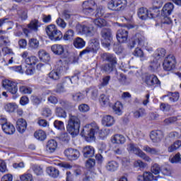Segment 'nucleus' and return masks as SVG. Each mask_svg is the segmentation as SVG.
<instances>
[{
  "mask_svg": "<svg viewBox=\"0 0 181 181\" xmlns=\"http://www.w3.org/2000/svg\"><path fill=\"white\" fill-rule=\"evenodd\" d=\"M66 62H63L62 59L59 60L57 62V69L52 71L49 74V78H52V80H59L60 77H62V71L66 70Z\"/></svg>",
  "mask_w": 181,
  "mask_h": 181,
  "instance_id": "obj_5",
  "label": "nucleus"
},
{
  "mask_svg": "<svg viewBox=\"0 0 181 181\" xmlns=\"http://www.w3.org/2000/svg\"><path fill=\"white\" fill-rule=\"evenodd\" d=\"M154 7L153 9H154L155 12L154 13H157L159 15V8H162V5H163V1L162 0H155L153 2Z\"/></svg>",
  "mask_w": 181,
  "mask_h": 181,
  "instance_id": "obj_45",
  "label": "nucleus"
},
{
  "mask_svg": "<svg viewBox=\"0 0 181 181\" xmlns=\"http://www.w3.org/2000/svg\"><path fill=\"white\" fill-rule=\"evenodd\" d=\"M32 170L37 176H40V175L43 174V169L39 165H33Z\"/></svg>",
  "mask_w": 181,
  "mask_h": 181,
  "instance_id": "obj_54",
  "label": "nucleus"
},
{
  "mask_svg": "<svg viewBox=\"0 0 181 181\" xmlns=\"http://www.w3.org/2000/svg\"><path fill=\"white\" fill-rule=\"evenodd\" d=\"M127 6V0H111L107 4V8L110 11L119 12L124 11Z\"/></svg>",
  "mask_w": 181,
  "mask_h": 181,
  "instance_id": "obj_8",
  "label": "nucleus"
},
{
  "mask_svg": "<svg viewBox=\"0 0 181 181\" xmlns=\"http://www.w3.org/2000/svg\"><path fill=\"white\" fill-rule=\"evenodd\" d=\"M102 124L105 127H112L115 124V119L110 115H105L102 119Z\"/></svg>",
  "mask_w": 181,
  "mask_h": 181,
  "instance_id": "obj_24",
  "label": "nucleus"
},
{
  "mask_svg": "<svg viewBox=\"0 0 181 181\" xmlns=\"http://www.w3.org/2000/svg\"><path fill=\"white\" fill-rule=\"evenodd\" d=\"M167 95H170V101H172L173 103L177 101L180 97L178 92H175V93L168 92Z\"/></svg>",
  "mask_w": 181,
  "mask_h": 181,
  "instance_id": "obj_52",
  "label": "nucleus"
},
{
  "mask_svg": "<svg viewBox=\"0 0 181 181\" xmlns=\"http://www.w3.org/2000/svg\"><path fill=\"white\" fill-rule=\"evenodd\" d=\"M72 98L74 101H81V100H84V94L81 93L72 94Z\"/></svg>",
  "mask_w": 181,
  "mask_h": 181,
  "instance_id": "obj_60",
  "label": "nucleus"
},
{
  "mask_svg": "<svg viewBox=\"0 0 181 181\" xmlns=\"http://www.w3.org/2000/svg\"><path fill=\"white\" fill-rule=\"evenodd\" d=\"M51 50L57 56H62V57H67L66 55V50L64 49V46L60 44H55L51 46Z\"/></svg>",
  "mask_w": 181,
  "mask_h": 181,
  "instance_id": "obj_16",
  "label": "nucleus"
},
{
  "mask_svg": "<svg viewBox=\"0 0 181 181\" xmlns=\"http://www.w3.org/2000/svg\"><path fill=\"white\" fill-rule=\"evenodd\" d=\"M134 118H142L146 115V111L144 108L140 107L133 112Z\"/></svg>",
  "mask_w": 181,
  "mask_h": 181,
  "instance_id": "obj_39",
  "label": "nucleus"
},
{
  "mask_svg": "<svg viewBox=\"0 0 181 181\" xmlns=\"http://www.w3.org/2000/svg\"><path fill=\"white\" fill-rule=\"evenodd\" d=\"M164 136L165 134H163V132L160 130L153 131L150 134V138L151 141L154 143L160 142Z\"/></svg>",
  "mask_w": 181,
  "mask_h": 181,
  "instance_id": "obj_17",
  "label": "nucleus"
},
{
  "mask_svg": "<svg viewBox=\"0 0 181 181\" xmlns=\"http://www.w3.org/2000/svg\"><path fill=\"white\" fill-rule=\"evenodd\" d=\"M34 136L38 141H45L46 139V133L43 130H38L35 132Z\"/></svg>",
  "mask_w": 181,
  "mask_h": 181,
  "instance_id": "obj_43",
  "label": "nucleus"
},
{
  "mask_svg": "<svg viewBox=\"0 0 181 181\" xmlns=\"http://www.w3.org/2000/svg\"><path fill=\"white\" fill-rule=\"evenodd\" d=\"M159 66H160V64L158 62V59H156V58H153L150 62L148 69H149L150 71H152V73H155V71H158V69L159 68Z\"/></svg>",
  "mask_w": 181,
  "mask_h": 181,
  "instance_id": "obj_34",
  "label": "nucleus"
},
{
  "mask_svg": "<svg viewBox=\"0 0 181 181\" xmlns=\"http://www.w3.org/2000/svg\"><path fill=\"white\" fill-rule=\"evenodd\" d=\"M93 23L97 26V28H104V26H107V21L103 18H96L93 20Z\"/></svg>",
  "mask_w": 181,
  "mask_h": 181,
  "instance_id": "obj_40",
  "label": "nucleus"
},
{
  "mask_svg": "<svg viewBox=\"0 0 181 181\" xmlns=\"http://www.w3.org/2000/svg\"><path fill=\"white\" fill-rule=\"evenodd\" d=\"M145 83L147 86H155V84H160V81L158 78V76L152 74L147 75L145 78Z\"/></svg>",
  "mask_w": 181,
  "mask_h": 181,
  "instance_id": "obj_20",
  "label": "nucleus"
},
{
  "mask_svg": "<svg viewBox=\"0 0 181 181\" xmlns=\"http://www.w3.org/2000/svg\"><path fill=\"white\" fill-rule=\"evenodd\" d=\"M99 101L101 105L105 106L110 104V98L104 94L100 95Z\"/></svg>",
  "mask_w": 181,
  "mask_h": 181,
  "instance_id": "obj_48",
  "label": "nucleus"
},
{
  "mask_svg": "<svg viewBox=\"0 0 181 181\" xmlns=\"http://www.w3.org/2000/svg\"><path fill=\"white\" fill-rule=\"evenodd\" d=\"M112 110L116 115H122V103L117 102L112 107Z\"/></svg>",
  "mask_w": 181,
  "mask_h": 181,
  "instance_id": "obj_38",
  "label": "nucleus"
},
{
  "mask_svg": "<svg viewBox=\"0 0 181 181\" xmlns=\"http://www.w3.org/2000/svg\"><path fill=\"white\" fill-rule=\"evenodd\" d=\"M21 181H32L33 180V177L31 174H24L20 177Z\"/></svg>",
  "mask_w": 181,
  "mask_h": 181,
  "instance_id": "obj_64",
  "label": "nucleus"
},
{
  "mask_svg": "<svg viewBox=\"0 0 181 181\" xmlns=\"http://www.w3.org/2000/svg\"><path fill=\"white\" fill-rule=\"evenodd\" d=\"M39 40L36 38H31L28 42V46L32 50L36 49L39 48Z\"/></svg>",
  "mask_w": 181,
  "mask_h": 181,
  "instance_id": "obj_41",
  "label": "nucleus"
},
{
  "mask_svg": "<svg viewBox=\"0 0 181 181\" xmlns=\"http://www.w3.org/2000/svg\"><path fill=\"white\" fill-rule=\"evenodd\" d=\"M99 49L100 40L97 38L91 39L86 49L80 52L79 57H83L84 54H90V53H97Z\"/></svg>",
  "mask_w": 181,
  "mask_h": 181,
  "instance_id": "obj_4",
  "label": "nucleus"
},
{
  "mask_svg": "<svg viewBox=\"0 0 181 181\" xmlns=\"http://www.w3.org/2000/svg\"><path fill=\"white\" fill-rule=\"evenodd\" d=\"M103 62H108L110 64H117V57L115 54L111 53H103L100 56Z\"/></svg>",
  "mask_w": 181,
  "mask_h": 181,
  "instance_id": "obj_18",
  "label": "nucleus"
},
{
  "mask_svg": "<svg viewBox=\"0 0 181 181\" xmlns=\"http://www.w3.org/2000/svg\"><path fill=\"white\" fill-rule=\"evenodd\" d=\"M143 150L147 153H151V155H159L160 151L158 148H151L149 146H144Z\"/></svg>",
  "mask_w": 181,
  "mask_h": 181,
  "instance_id": "obj_42",
  "label": "nucleus"
},
{
  "mask_svg": "<svg viewBox=\"0 0 181 181\" xmlns=\"http://www.w3.org/2000/svg\"><path fill=\"white\" fill-rule=\"evenodd\" d=\"M128 30L124 28L119 29L117 31L116 37L119 43H127L128 40Z\"/></svg>",
  "mask_w": 181,
  "mask_h": 181,
  "instance_id": "obj_15",
  "label": "nucleus"
},
{
  "mask_svg": "<svg viewBox=\"0 0 181 181\" xmlns=\"http://www.w3.org/2000/svg\"><path fill=\"white\" fill-rule=\"evenodd\" d=\"M28 123L23 119H18L16 122V129L20 134H23L26 131Z\"/></svg>",
  "mask_w": 181,
  "mask_h": 181,
  "instance_id": "obj_21",
  "label": "nucleus"
},
{
  "mask_svg": "<svg viewBox=\"0 0 181 181\" xmlns=\"http://www.w3.org/2000/svg\"><path fill=\"white\" fill-rule=\"evenodd\" d=\"M118 78L121 84H123L124 86H127V84H129V81H128V79L127 78L125 74H120Z\"/></svg>",
  "mask_w": 181,
  "mask_h": 181,
  "instance_id": "obj_53",
  "label": "nucleus"
},
{
  "mask_svg": "<svg viewBox=\"0 0 181 181\" xmlns=\"http://www.w3.org/2000/svg\"><path fill=\"white\" fill-rule=\"evenodd\" d=\"M2 129L7 135H13L16 131L15 126H13L11 122L4 124Z\"/></svg>",
  "mask_w": 181,
  "mask_h": 181,
  "instance_id": "obj_23",
  "label": "nucleus"
},
{
  "mask_svg": "<svg viewBox=\"0 0 181 181\" xmlns=\"http://www.w3.org/2000/svg\"><path fill=\"white\" fill-rule=\"evenodd\" d=\"M52 110L49 107H45L42 109V117H45V118H48V117H52Z\"/></svg>",
  "mask_w": 181,
  "mask_h": 181,
  "instance_id": "obj_57",
  "label": "nucleus"
},
{
  "mask_svg": "<svg viewBox=\"0 0 181 181\" xmlns=\"http://www.w3.org/2000/svg\"><path fill=\"white\" fill-rule=\"evenodd\" d=\"M113 50L117 54H122L124 52V47L121 44H114Z\"/></svg>",
  "mask_w": 181,
  "mask_h": 181,
  "instance_id": "obj_50",
  "label": "nucleus"
},
{
  "mask_svg": "<svg viewBox=\"0 0 181 181\" xmlns=\"http://www.w3.org/2000/svg\"><path fill=\"white\" fill-rule=\"evenodd\" d=\"M175 8V6L172 3H167L164 5L162 9L161 15L164 18H168V16L172 14L173 12V9Z\"/></svg>",
  "mask_w": 181,
  "mask_h": 181,
  "instance_id": "obj_19",
  "label": "nucleus"
},
{
  "mask_svg": "<svg viewBox=\"0 0 181 181\" xmlns=\"http://www.w3.org/2000/svg\"><path fill=\"white\" fill-rule=\"evenodd\" d=\"M181 146V141L180 140H177L174 142L173 144L170 146L168 148V152H175V151H177V149H179Z\"/></svg>",
  "mask_w": 181,
  "mask_h": 181,
  "instance_id": "obj_44",
  "label": "nucleus"
},
{
  "mask_svg": "<svg viewBox=\"0 0 181 181\" xmlns=\"http://www.w3.org/2000/svg\"><path fill=\"white\" fill-rule=\"evenodd\" d=\"M2 86L5 90H7L8 93L14 95V100L18 98V83L8 79H5L2 81Z\"/></svg>",
  "mask_w": 181,
  "mask_h": 181,
  "instance_id": "obj_9",
  "label": "nucleus"
},
{
  "mask_svg": "<svg viewBox=\"0 0 181 181\" xmlns=\"http://www.w3.org/2000/svg\"><path fill=\"white\" fill-rule=\"evenodd\" d=\"M119 168V163L115 160L109 161L106 165V169L109 172H115Z\"/></svg>",
  "mask_w": 181,
  "mask_h": 181,
  "instance_id": "obj_29",
  "label": "nucleus"
},
{
  "mask_svg": "<svg viewBox=\"0 0 181 181\" xmlns=\"http://www.w3.org/2000/svg\"><path fill=\"white\" fill-rule=\"evenodd\" d=\"M168 138L171 139H181V134L177 132H171L168 134Z\"/></svg>",
  "mask_w": 181,
  "mask_h": 181,
  "instance_id": "obj_56",
  "label": "nucleus"
},
{
  "mask_svg": "<svg viewBox=\"0 0 181 181\" xmlns=\"http://www.w3.org/2000/svg\"><path fill=\"white\" fill-rule=\"evenodd\" d=\"M129 151H130V152H134L135 155H137L144 159V160H146V162H152V158L146 155V153H144L141 148H136L134 144H130L129 145Z\"/></svg>",
  "mask_w": 181,
  "mask_h": 181,
  "instance_id": "obj_12",
  "label": "nucleus"
},
{
  "mask_svg": "<svg viewBox=\"0 0 181 181\" xmlns=\"http://www.w3.org/2000/svg\"><path fill=\"white\" fill-rule=\"evenodd\" d=\"M127 139L122 134H115L114 136L112 137L111 141L112 144H117L119 145L124 144L126 142Z\"/></svg>",
  "mask_w": 181,
  "mask_h": 181,
  "instance_id": "obj_27",
  "label": "nucleus"
},
{
  "mask_svg": "<svg viewBox=\"0 0 181 181\" xmlns=\"http://www.w3.org/2000/svg\"><path fill=\"white\" fill-rule=\"evenodd\" d=\"M85 91L86 95L90 93L92 100H95L97 97H98V89L96 87L92 86L89 88H86Z\"/></svg>",
  "mask_w": 181,
  "mask_h": 181,
  "instance_id": "obj_33",
  "label": "nucleus"
},
{
  "mask_svg": "<svg viewBox=\"0 0 181 181\" xmlns=\"http://www.w3.org/2000/svg\"><path fill=\"white\" fill-rule=\"evenodd\" d=\"M177 121V117H171L164 119L163 124L165 125H170V124H174V122H176Z\"/></svg>",
  "mask_w": 181,
  "mask_h": 181,
  "instance_id": "obj_59",
  "label": "nucleus"
},
{
  "mask_svg": "<svg viewBox=\"0 0 181 181\" xmlns=\"http://www.w3.org/2000/svg\"><path fill=\"white\" fill-rule=\"evenodd\" d=\"M95 134H99L100 138H105L106 136H108V134H110V129H105L100 131V127L97 123L92 122L90 124L86 125L81 132V136L85 138L87 142H91V141H94V139H95V136H94Z\"/></svg>",
  "mask_w": 181,
  "mask_h": 181,
  "instance_id": "obj_1",
  "label": "nucleus"
},
{
  "mask_svg": "<svg viewBox=\"0 0 181 181\" xmlns=\"http://www.w3.org/2000/svg\"><path fill=\"white\" fill-rule=\"evenodd\" d=\"M80 125H81V122L78 117L69 114L66 131L73 138L80 133Z\"/></svg>",
  "mask_w": 181,
  "mask_h": 181,
  "instance_id": "obj_3",
  "label": "nucleus"
},
{
  "mask_svg": "<svg viewBox=\"0 0 181 181\" xmlns=\"http://www.w3.org/2000/svg\"><path fill=\"white\" fill-rule=\"evenodd\" d=\"M30 100L33 105H39L42 103V99L37 96L32 95Z\"/></svg>",
  "mask_w": 181,
  "mask_h": 181,
  "instance_id": "obj_63",
  "label": "nucleus"
},
{
  "mask_svg": "<svg viewBox=\"0 0 181 181\" xmlns=\"http://www.w3.org/2000/svg\"><path fill=\"white\" fill-rule=\"evenodd\" d=\"M138 181H152L153 180V174L151 172L146 171L143 175H139L137 177Z\"/></svg>",
  "mask_w": 181,
  "mask_h": 181,
  "instance_id": "obj_28",
  "label": "nucleus"
},
{
  "mask_svg": "<svg viewBox=\"0 0 181 181\" xmlns=\"http://www.w3.org/2000/svg\"><path fill=\"white\" fill-rule=\"evenodd\" d=\"M115 66V65H114L113 64H105L103 66L102 70H103L105 73L110 74V73L114 71Z\"/></svg>",
  "mask_w": 181,
  "mask_h": 181,
  "instance_id": "obj_46",
  "label": "nucleus"
},
{
  "mask_svg": "<svg viewBox=\"0 0 181 181\" xmlns=\"http://www.w3.org/2000/svg\"><path fill=\"white\" fill-rule=\"evenodd\" d=\"M137 15L141 21H146V19H153L158 16V13H155V8H150L141 7L138 10Z\"/></svg>",
  "mask_w": 181,
  "mask_h": 181,
  "instance_id": "obj_6",
  "label": "nucleus"
},
{
  "mask_svg": "<svg viewBox=\"0 0 181 181\" xmlns=\"http://www.w3.org/2000/svg\"><path fill=\"white\" fill-rule=\"evenodd\" d=\"M82 153L83 158H93L94 156V147L91 146H86L82 148Z\"/></svg>",
  "mask_w": 181,
  "mask_h": 181,
  "instance_id": "obj_22",
  "label": "nucleus"
},
{
  "mask_svg": "<svg viewBox=\"0 0 181 181\" xmlns=\"http://www.w3.org/2000/svg\"><path fill=\"white\" fill-rule=\"evenodd\" d=\"M45 32L50 40L54 42H57L62 40V38L64 40H71L74 37V31L73 30H67L64 36L62 31L57 29V27L53 24H50L45 28Z\"/></svg>",
  "mask_w": 181,
  "mask_h": 181,
  "instance_id": "obj_2",
  "label": "nucleus"
},
{
  "mask_svg": "<svg viewBox=\"0 0 181 181\" xmlns=\"http://www.w3.org/2000/svg\"><path fill=\"white\" fill-rule=\"evenodd\" d=\"M55 115L58 117V118H67V112L64 109L60 107H57L55 109Z\"/></svg>",
  "mask_w": 181,
  "mask_h": 181,
  "instance_id": "obj_36",
  "label": "nucleus"
},
{
  "mask_svg": "<svg viewBox=\"0 0 181 181\" xmlns=\"http://www.w3.org/2000/svg\"><path fill=\"white\" fill-rule=\"evenodd\" d=\"M165 56H166V49L163 48H158L156 50L153 54V58L157 60H160L163 59Z\"/></svg>",
  "mask_w": 181,
  "mask_h": 181,
  "instance_id": "obj_31",
  "label": "nucleus"
},
{
  "mask_svg": "<svg viewBox=\"0 0 181 181\" xmlns=\"http://www.w3.org/2000/svg\"><path fill=\"white\" fill-rule=\"evenodd\" d=\"M102 37L101 44L104 47H110L111 46V41L112 40V30L110 28H103L100 32Z\"/></svg>",
  "mask_w": 181,
  "mask_h": 181,
  "instance_id": "obj_7",
  "label": "nucleus"
},
{
  "mask_svg": "<svg viewBox=\"0 0 181 181\" xmlns=\"http://www.w3.org/2000/svg\"><path fill=\"white\" fill-rule=\"evenodd\" d=\"M57 148V142L56 140H49L46 145V151L48 153H53Z\"/></svg>",
  "mask_w": 181,
  "mask_h": 181,
  "instance_id": "obj_25",
  "label": "nucleus"
},
{
  "mask_svg": "<svg viewBox=\"0 0 181 181\" xmlns=\"http://www.w3.org/2000/svg\"><path fill=\"white\" fill-rule=\"evenodd\" d=\"M19 91L21 94H32L33 89L26 86H21L19 87Z\"/></svg>",
  "mask_w": 181,
  "mask_h": 181,
  "instance_id": "obj_47",
  "label": "nucleus"
},
{
  "mask_svg": "<svg viewBox=\"0 0 181 181\" xmlns=\"http://www.w3.org/2000/svg\"><path fill=\"white\" fill-rule=\"evenodd\" d=\"M82 13L86 16H93L94 15V8H82Z\"/></svg>",
  "mask_w": 181,
  "mask_h": 181,
  "instance_id": "obj_62",
  "label": "nucleus"
},
{
  "mask_svg": "<svg viewBox=\"0 0 181 181\" xmlns=\"http://www.w3.org/2000/svg\"><path fill=\"white\" fill-rule=\"evenodd\" d=\"M0 172L1 173H6L8 168H6V163L4 160H0Z\"/></svg>",
  "mask_w": 181,
  "mask_h": 181,
  "instance_id": "obj_61",
  "label": "nucleus"
},
{
  "mask_svg": "<svg viewBox=\"0 0 181 181\" xmlns=\"http://www.w3.org/2000/svg\"><path fill=\"white\" fill-rule=\"evenodd\" d=\"M95 166V160L91 158H89L86 161V168L88 169H91V168H94Z\"/></svg>",
  "mask_w": 181,
  "mask_h": 181,
  "instance_id": "obj_55",
  "label": "nucleus"
},
{
  "mask_svg": "<svg viewBox=\"0 0 181 181\" xmlns=\"http://www.w3.org/2000/svg\"><path fill=\"white\" fill-rule=\"evenodd\" d=\"M175 64H176V59L175 56L170 54L164 59L163 66L166 71H170L175 69Z\"/></svg>",
  "mask_w": 181,
  "mask_h": 181,
  "instance_id": "obj_13",
  "label": "nucleus"
},
{
  "mask_svg": "<svg viewBox=\"0 0 181 181\" xmlns=\"http://www.w3.org/2000/svg\"><path fill=\"white\" fill-rule=\"evenodd\" d=\"M42 26V23L39 20L34 18L30 21V23L27 25L28 28H23V32L28 36V33L32 32H38L39 28Z\"/></svg>",
  "mask_w": 181,
  "mask_h": 181,
  "instance_id": "obj_10",
  "label": "nucleus"
},
{
  "mask_svg": "<svg viewBox=\"0 0 181 181\" xmlns=\"http://www.w3.org/2000/svg\"><path fill=\"white\" fill-rule=\"evenodd\" d=\"M47 173L54 178L59 177V175H60V172L54 167H48L47 168Z\"/></svg>",
  "mask_w": 181,
  "mask_h": 181,
  "instance_id": "obj_37",
  "label": "nucleus"
},
{
  "mask_svg": "<svg viewBox=\"0 0 181 181\" xmlns=\"http://www.w3.org/2000/svg\"><path fill=\"white\" fill-rule=\"evenodd\" d=\"M95 5V2L93 0H88L83 2L82 8H93V6Z\"/></svg>",
  "mask_w": 181,
  "mask_h": 181,
  "instance_id": "obj_51",
  "label": "nucleus"
},
{
  "mask_svg": "<svg viewBox=\"0 0 181 181\" xmlns=\"http://www.w3.org/2000/svg\"><path fill=\"white\" fill-rule=\"evenodd\" d=\"M73 45L76 49H83V47H86V42L83 38L77 37L74 40Z\"/></svg>",
  "mask_w": 181,
  "mask_h": 181,
  "instance_id": "obj_32",
  "label": "nucleus"
},
{
  "mask_svg": "<svg viewBox=\"0 0 181 181\" xmlns=\"http://www.w3.org/2000/svg\"><path fill=\"white\" fill-rule=\"evenodd\" d=\"M4 110L6 112H15L18 110V105L15 103H8L4 105Z\"/></svg>",
  "mask_w": 181,
  "mask_h": 181,
  "instance_id": "obj_35",
  "label": "nucleus"
},
{
  "mask_svg": "<svg viewBox=\"0 0 181 181\" xmlns=\"http://www.w3.org/2000/svg\"><path fill=\"white\" fill-rule=\"evenodd\" d=\"M136 43H138L139 46L145 45V37H144L141 33L135 34L133 38L130 40L128 44L129 49H134Z\"/></svg>",
  "mask_w": 181,
  "mask_h": 181,
  "instance_id": "obj_11",
  "label": "nucleus"
},
{
  "mask_svg": "<svg viewBox=\"0 0 181 181\" xmlns=\"http://www.w3.org/2000/svg\"><path fill=\"white\" fill-rule=\"evenodd\" d=\"M76 29L78 32L82 33V35H91V30H93L90 27L86 25H78Z\"/></svg>",
  "mask_w": 181,
  "mask_h": 181,
  "instance_id": "obj_26",
  "label": "nucleus"
},
{
  "mask_svg": "<svg viewBox=\"0 0 181 181\" xmlns=\"http://www.w3.org/2000/svg\"><path fill=\"white\" fill-rule=\"evenodd\" d=\"M38 56L40 57V60H42L44 63H49V62H50V55L43 49H40L38 52Z\"/></svg>",
  "mask_w": 181,
  "mask_h": 181,
  "instance_id": "obj_30",
  "label": "nucleus"
},
{
  "mask_svg": "<svg viewBox=\"0 0 181 181\" xmlns=\"http://www.w3.org/2000/svg\"><path fill=\"white\" fill-rule=\"evenodd\" d=\"M25 63L28 66H35L37 63V58L35 56L28 57L25 59Z\"/></svg>",
  "mask_w": 181,
  "mask_h": 181,
  "instance_id": "obj_49",
  "label": "nucleus"
},
{
  "mask_svg": "<svg viewBox=\"0 0 181 181\" xmlns=\"http://www.w3.org/2000/svg\"><path fill=\"white\" fill-rule=\"evenodd\" d=\"M151 172L154 175H159V173H160V167L158 163H154L151 166Z\"/></svg>",
  "mask_w": 181,
  "mask_h": 181,
  "instance_id": "obj_58",
  "label": "nucleus"
},
{
  "mask_svg": "<svg viewBox=\"0 0 181 181\" xmlns=\"http://www.w3.org/2000/svg\"><path fill=\"white\" fill-rule=\"evenodd\" d=\"M64 155L70 160H76L80 158V151L78 149L69 148L64 151Z\"/></svg>",
  "mask_w": 181,
  "mask_h": 181,
  "instance_id": "obj_14",
  "label": "nucleus"
}]
</instances>
